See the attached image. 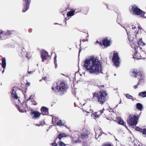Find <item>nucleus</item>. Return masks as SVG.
Returning a JSON list of instances; mask_svg holds the SVG:
<instances>
[{
	"label": "nucleus",
	"mask_w": 146,
	"mask_h": 146,
	"mask_svg": "<svg viewBox=\"0 0 146 146\" xmlns=\"http://www.w3.org/2000/svg\"><path fill=\"white\" fill-rule=\"evenodd\" d=\"M84 63V67L88 72L90 73L101 72L102 67L100 62L93 56L90 57V59L85 60Z\"/></svg>",
	"instance_id": "1"
},
{
	"label": "nucleus",
	"mask_w": 146,
	"mask_h": 146,
	"mask_svg": "<svg viewBox=\"0 0 146 146\" xmlns=\"http://www.w3.org/2000/svg\"><path fill=\"white\" fill-rule=\"evenodd\" d=\"M107 94L106 91L101 90L96 91L92 93V101L103 104L107 101Z\"/></svg>",
	"instance_id": "2"
},
{
	"label": "nucleus",
	"mask_w": 146,
	"mask_h": 146,
	"mask_svg": "<svg viewBox=\"0 0 146 146\" xmlns=\"http://www.w3.org/2000/svg\"><path fill=\"white\" fill-rule=\"evenodd\" d=\"M129 40L130 41V44L131 47L134 49V53L133 56H135V57H137L136 56V54L137 55V48L139 47L137 44L138 41L136 38V35L135 36V37H133L131 36V35L128 36Z\"/></svg>",
	"instance_id": "3"
},
{
	"label": "nucleus",
	"mask_w": 146,
	"mask_h": 146,
	"mask_svg": "<svg viewBox=\"0 0 146 146\" xmlns=\"http://www.w3.org/2000/svg\"><path fill=\"white\" fill-rule=\"evenodd\" d=\"M129 73L131 77L137 78L138 80L141 79H144L145 76L142 71L133 69L130 70Z\"/></svg>",
	"instance_id": "4"
},
{
	"label": "nucleus",
	"mask_w": 146,
	"mask_h": 146,
	"mask_svg": "<svg viewBox=\"0 0 146 146\" xmlns=\"http://www.w3.org/2000/svg\"><path fill=\"white\" fill-rule=\"evenodd\" d=\"M68 88V86L64 82H61L59 85L56 86V88L60 94L63 95L66 92V90Z\"/></svg>",
	"instance_id": "5"
},
{
	"label": "nucleus",
	"mask_w": 146,
	"mask_h": 146,
	"mask_svg": "<svg viewBox=\"0 0 146 146\" xmlns=\"http://www.w3.org/2000/svg\"><path fill=\"white\" fill-rule=\"evenodd\" d=\"M139 117L138 115H135L132 116L130 115L127 119V122L129 125L131 126H134L137 123V120Z\"/></svg>",
	"instance_id": "6"
},
{
	"label": "nucleus",
	"mask_w": 146,
	"mask_h": 146,
	"mask_svg": "<svg viewBox=\"0 0 146 146\" xmlns=\"http://www.w3.org/2000/svg\"><path fill=\"white\" fill-rule=\"evenodd\" d=\"M110 40H108L107 37H105L101 41L99 42L98 40H97L96 41V43H98L100 45L102 46L103 45L106 47L110 45Z\"/></svg>",
	"instance_id": "7"
},
{
	"label": "nucleus",
	"mask_w": 146,
	"mask_h": 146,
	"mask_svg": "<svg viewBox=\"0 0 146 146\" xmlns=\"http://www.w3.org/2000/svg\"><path fill=\"white\" fill-rule=\"evenodd\" d=\"M119 60L118 54L117 52L114 51L112 57V61L116 67L119 66Z\"/></svg>",
	"instance_id": "8"
},
{
	"label": "nucleus",
	"mask_w": 146,
	"mask_h": 146,
	"mask_svg": "<svg viewBox=\"0 0 146 146\" xmlns=\"http://www.w3.org/2000/svg\"><path fill=\"white\" fill-rule=\"evenodd\" d=\"M131 10L133 11V13L135 15H141L142 17L144 16L145 12L136 7H133L131 9Z\"/></svg>",
	"instance_id": "9"
},
{
	"label": "nucleus",
	"mask_w": 146,
	"mask_h": 146,
	"mask_svg": "<svg viewBox=\"0 0 146 146\" xmlns=\"http://www.w3.org/2000/svg\"><path fill=\"white\" fill-rule=\"evenodd\" d=\"M23 7L22 10V12H25L29 8L31 0H23Z\"/></svg>",
	"instance_id": "10"
},
{
	"label": "nucleus",
	"mask_w": 146,
	"mask_h": 146,
	"mask_svg": "<svg viewBox=\"0 0 146 146\" xmlns=\"http://www.w3.org/2000/svg\"><path fill=\"white\" fill-rule=\"evenodd\" d=\"M41 57L42 59V61L44 62V60L47 59L48 58H50V56L48 55V53L44 50H42L40 52Z\"/></svg>",
	"instance_id": "11"
},
{
	"label": "nucleus",
	"mask_w": 146,
	"mask_h": 146,
	"mask_svg": "<svg viewBox=\"0 0 146 146\" xmlns=\"http://www.w3.org/2000/svg\"><path fill=\"white\" fill-rule=\"evenodd\" d=\"M26 104H21L20 106L17 105H16V107L17 108L18 110L21 112H24L27 111L26 110Z\"/></svg>",
	"instance_id": "12"
},
{
	"label": "nucleus",
	"mask_w": 146,
	"mask_h": 146,
	"mask_svg": "<svg viewBox=\"0 0 146 146\" xmlns=\"http://www.w3.org/2000/svg\"><path fill=\"white\" fill-rule=\"evenodd\" d=\"M104 110V108H103V109L100 110L99 111L95 112L92 114V116L96 118H98L101 114H103Z\"/></svg>",
	"instance_id": "13"
},
{
	"label": "nucleus",
	"mask_w": 146,
	"mask_h": 146,
	"mask_svg": "<svg viewBox=\"0 0 146 146\" xmlns=\"http://www.w3.org/2000/svg\"><path fill=\"white\" fill-rule=\"evenodd\" d=\"M41 113L38 112V111H32L30 113L31 115H33V118H37L39 117Z\"/></svg>",
	"instance_id": "14"
},
{
	"label": "nucleus",
	"mask_w": 146,
	"mask_h": 146,
	"mask_svg": "<svg viewBox=\"0 0 146 146\" xmlns=\"http://www.w3.org/2000/svg\"><path fill=\"white\" fill-rule=\"evenodd\" d=\"M90 132L88 131H86L84 133H80L79 135V136L80 138L82 139L84 138H87L88 137V136L90 134Z\"/></svg>",
	"instance_id": "15"
},
{
	"label": "nucleus",
	"mask_w": 146,
	"mask_h": 146,
	"mask_svg": "<svg viewBox=\"0 0 146 146\" xmlns=\"http://www.w3.org/2000/svg\"><path fill=\"white\" fill-rule=\"evenodd\" d=\"M103 113H104V117L106 118L107 119L110 120V116L111 112L109 110H104Z\"/></svg>",
	"instance_id": "16"
},
{
	"label": "nucleus",
	"mask_w": 146,
	"mask_h": 146,
	"mask_svg": "<svg viewBox=\"0 0 146 146\" xmlns=\"http://www.w3.org/2000/svg\"><path fill=\"white\" fill-rule=\"evenodd\" d=\"M116 121L119 124L124 126L126 127H127V126L125 124L124 122L120 117H117L116 119Z\"/></svg>",
	"instance_id": "17"
},
{
	"label": "nucleus",
	"mask_w": 146,
	"mask_h": 146,
	"mask_svg": "<svg viewBox=\"0 0 146 146\" xmlns=\"http://www.w3.org/2000/svg\"><path fill=\"white\" fill-rule=\"evenodd\" d=\"M40 111L41 112V114L43 115H46L47 113L48 112V108L44 106L42 107L40 109Z\"/></svg>",
	"instance_id": "18"
},
{
	"label": "nucleus",
	"mask_w": 146,
	"mask_h": 146,
	"mask_svg": "<svg viewBox=\"0 0 146 146\" xmlns=\"http://www.w3.org/2000/svg\"><path fill=\"white\" fill-rule=\"evenodd\" d=\"M14 88H13L12 90L11 97L14 99H17L18 98V96L16 94V92L14 89Z\"/></svg>",
	"instance_id": "19"
},
{
	"label": "nucleus",
	"mask_w": 146,
	"mask_h": 146,
	"mask_svg": "<svg viewBox=\"0 0 146 146\" xmlns=\"http://www.w3.org/2000/svg\"><path fill=\"white\" fill-rule=\"evenodd\" d=\"M56 125H57L60 126H64L66 127H67L66 125L65 124L64 121H62L61 120H59L57 122Z\"/></svg>",
	"instance_id": "20"
},
{
	"label": "nucleus",
	"mask_w": 146,
	"mask_h": 146,
	"mask_svg": "<svg viewBox=\"0 0 146 146\" xmlns=\"http://www.w3.org/2000/svg\"><path fill=\"white\" fill-rule=\"evenodd\" d=\"M136 107L137 109L141 111L143 108V105L140 103H137L136 104Z\"/></svg>",
	"instance_id": "21"
},
{
	"label": "nucleus",
	"mask_w": 146,
	"mask_h": 146,
	"mask_svg": "<svg viewBox=\"0 0 146 146\" xmlns=\"http://www.w3.org/2000/svg\"><path fill=\"white\" fill-rule=\"evenodd\" d=\"M14 32L13 30L8 31L7 32H5L4 35L6 36H10L11 35L13 34Z\"/></svg>",
	"instance_id": "22"
},
{
	"label": "nucleus",
	"mask_w": 146,
	"mask_h": 146,
	"mask_svg": "<svg viewBox=\"0 0 146 146\" xmlns=\"http://www.w3.org/2000/svg\"><path fill=\"white\" fill-rule=\"evenodd\" d=\"M2 66L4 69H5L6 66V60L5 57L2 59Z\"/></svg>",
	"instance_id": "23"
},
{
	"label": "nucleus",
	"mask_w": 146,
	"mask_h": 146,
	"mask_svg": "<svg viewBox=\"0 0 146 146\" xmlns=\"http://www.w3.org/2000/svg\"><path fill=\"white\" fill-rule=\"evenodd\" d=\"M139 96L142 98H145L146 97V91L140 92L138 94Z\"/></svg>",
	"instance_id": "24"
},
{
	"label": "nucleus",
	"mask_w": 146,
	"mask_h": 146,
	"mask_svg": "<svg viewBox=\"0 0 146 146\" xmlns=\"http://www.w3.org/2000/svg\"><path fill=\"white\" fill-rule=\"evenodd\" d=\"M66 137V135L64 133H60L58 136L57 137H56L55 139L56 140L58 138L60 140L62 138L64 137Z\"/></svg>",
	"instance_id": "25"
},
{
	"label": "nucleus",
	"mask_w": 146,
	"mask_h": 146,
	"mask_svg": "<svg viewBox=\"0 0 146 146\" xmlns=\"http://www.w3.org/2000/svg\"><path fill=\"white\" fill-rule=\"evenodd\" d=\"M137 44L139 46L140 45L142 46H144L145 45V43L142 40V38H141L139 40V41L137 42Z\"/></svg>",
	"instance_id": "26"
},
{
	"label": "nucleus",
	"mask_w": 146,
	"mask_h": 146,
	"mask_svg": "<svg viewBox=\"0 0 146 146\" xmlns=\"http://www.w3.org/2000/svg\"><path fill=\"white\" fill-rule=\"evenodd\" d=\"M138 80V82L137 83V84L136 85L134 86L133 87L135 89H137L138 88V86L140 84V83L144 81V79H139Z\"/></svg>",
	"instance_id": "27"
},
{
	"label": "nucleus",
	"mask_w": 146,
	"mask_h": 146,
	"mask_svg": "<svg viewBox=\"0 0 146 146\" xmlns=\"http://www.w3.org/2000/svg\"><path fill=\"white\" fill-rule=\"evenodd\" d=\"M75 12V10H73L68 12L67 13V15L68 16H72L73 15Z\"/></svg>",
	"instance_id": "28"
},
{
	"label": "nucleus",
	"mask_w": 146,
	"mask_h": 146,
	"mask_svg": "<svg viewBox=\"0 0 146 146\" xmlns=\"http://www.w3.org/2000/svg\"><path fill=\"white\" fill-rule=\"evenodd\" d=\"M96 86H97L100 90H102L105 88V86L103 85H101L97 84L96 85Z\"/></svg>",
	"instance_id": "29"
},
{
	"label": "nucleus",
	"mask_w": 146,
	"mask_h": 146,
	"mask_svg": "<svg viewBox=\"0 0 146 146\" xmlns=\"http://www.w3.org/2000/svg\"><path fill=\"white\" fill-rule=\"evenodd\" d=\"M141 133L145 137H146V128H143L142 130L141 131Z\"/></svg>",
	"instance_id": "30"
},
{
	"label": "nucleus",
	"mask_w": 146,
	"mask_h": 146,
	"mask_svg": "<svg viewBox=\"0 0 146 146\" xmlns=\"http://www.w3.org/2000/svg\"><path fill=\"white\" fill-rule=\"evenodd\" d=\"M58 144L60 146H65L66 144L62 141H60L58 143Z\"/></svg>",
	"instance_id": "31"
},
{
	"label": "nucleus",
	"mask_w": 146,
	"mask_h": 146,
	"mask_svg": "<svg viewBox=\"0 0 146 146\" xmlns=\"http://www.w3.org/2000/svg\"><path fill=\"white\" fill-rule=\"evenodd\" d=\"M126 97L129 99L132 100H134L133 99V96L128 94H127L126 95Z\"/></svg>",
	"instance_id": "32"
},
{
	"label": "nucleus",
	"mask_w": 146,
	"mask_h": 146,
	"mask_svg": "<svg viewBox=\"0 0 146 146\" xmlns=\"http://www.w3.org/2000/svg\"><path fill=\"white\" fill-rule=\"evenodd\" d=\"M138 28L139 29V30H138L137 31H135V35L137 34L138 33V32H139V30H141L142 29V28H141L140 26H138Z\"/></svg>",
	"instance_id": "33"
},
{
	"label": "nucleus",
	"mask_w": 146,
	"mask_h": 146,
	"mask_svg": "<svg viewBox=\"0 0 146 146\" xmlns=\"http://www.w3.org/2000/svg\"><path fill=\"white\" fill-rule=\"evenodd\" d=\"M135 129L136 130L139 131L140 132H141V131L143 129H142L139 128V127H137L135 128Z\"/></svg>",
	"instance_id": "34"
},
{
	"label": "nucleus",
	"mask_w": 146,
	"mask_h": 146,
	"mask_svg": "<svg viewBox=\"0 0 146 146\" xmlns=\"http://www.w3.org/2000/svg\"><path fill=\"white\" fill-rule=\"evenodd\" d=\"M45 124V122L43 121H41L40 122V123L39 124L38 126H42Z\"/></svg>",
	"instance_id": "35"
},
{
	"label": "nucleus",
	"mask_w": 146,
	"mask_h": 146,
	"mask_svg": "<svg viewBox=\"0 0 146 146\" xmlns=\"http://www.w3.org/2000/svg\"><path fill=\"white\" fill-rule=\"evenodd\" d=\"M56 139H55L54 140V143H52V146H57V145L56 143Z\"/></svg>",
	"instance_id": "36"
},
{
	"label": "nucleus",
	"mask_w": 146,
	"mask_h": 146,
	"mask_svg": "<svg viewBox=\"0 0 146 146\" xmlns=\"http://www.w3.org/2000/svg\"><path fill=\"white\" fill-rule=\"evenodd\" d=\"M1 34L4 35V33H3V31L1 30L0 31V38H1Z\"/></svg>",
	"instance_id": "37"
},
{
	"label": "nucleus",
	"mask_w": 146,
	"mask_h": 146,
	"mask_svg": "<svg viewBox=\"0 0 146 146\" xmlns=\"http://www.w3.org/2000/svg\"><path fill=\"white\" fill-rule=\"evenodd\" d=\"M56 54H55V56L54 57V62H57V60H56Z\"/></svg>",
	"instance_id": "38"
},
{
	"label": "nucleus",
	"mask_w": 146,
	"mask_h": 146,
	"mask_svg": "<svg viewBox=\"0 0 146 146\" xmlns=\"http://www.w3.org/2000/svg\"><path fill=\"white\" fill-rule=\"evenodd\" d=\"M102 146H113L111 144H107L103 145Z\"/></svg>",
	"instance_id": "39"
},
{
	"label": "nucleus",
	"mask_w": 146,
	"mask_h": 146,
	"mask_svg": "<svg viewBox=\"0 0 146 146\" xmlns=\"http://www.w3.org/2000/svg\"><path fill=\"white\" fill-rule=\"evenodd\" d=\"M46 78H47V77H46L45 76L44 77H43V78H42L41 79V80H40L39 81H40V82H41V81H42V80H46Z\"/></svg>",
	"instance_id": "40"
},
{
	"label": "nucleus",
	"mask_w": 146,
	"mask_h": 146,
	"mask_svg": "<svg viewBox=\"0 0 146 146\" xmlns=\"http://www.w3.org/2000/svg\"><path fill=\"white\" fill-rule=\"evenodd\" d=\"M54 63L55 64V68H56L57 67V62H54Z\"/></svg>",
	"instance_id": "41"
},
{
	"label": "nucleus",
	"mask_w": 146,
	"mask_h": 146,
	"mask_svg": "<svg viewBox=\"0 0 146 146\" xmlns=\"http://www.w3.org/2000/svg\"><path fill=\"white\" fill-rule=\"evenodd\" d=\"M132 29H135L136 28V27L135 26L133 25H132Z\"/></svg>",
	"instance_id": "42"
},
{
	"label": "nucleus",
	"mask_w": 146,
	"mask_h": 146,
	"mask_svg": "<svg viewBox=\"0 0 146 146\" xmlns=\"http://www.w3.org/2000/svg\"><path fill=\"white\" fill-rule=\"evenodd\" d=\"M37 103L36 102L34 101L33 102V104L34 105H36L37 104Z\"/></svg>",
	"instance_id": "43"
},
{
	"label": "nucleus",
	"mask_w": 146,
	"mask_h": 146,
	"mask_svg": "<svg viewBox=\"0 0 146 146\" xmlns=\"http://www.w3.org/2000/svg\"><path fill=\"white\" fill-rule=\"evenodd\" d=\"M32 31V29H29V33H31Z\"/></svg>",
	"instance_id": "44"
},
{
	"label": "nucleus",
	"mask_w": 146,
	"mask_h": 146,
	"mask_svg": "<svg viewBox=\"0 0 146 146\" xmlns=\"http://www.w3.org/2000/svg\"><path fill=\"white\" fill-rule=\"evenodd\" d=\"M26 84L28 86H29L30 85V83L29 82H27L26 83Z\"/></svg>",
	"instance_id": "45"
},
{
	"label": "nucleus",
	"mask_w": 146,
	"mask_h": 146,
	"mask_svg": "<svg viewBox=\"0 0 146 146\" xmlns=\"http://www.w3.org/2000/svg\"><path fill=\"white\" fill-rule=\"evenodd\" d=\"M86 40H87V39H83L82 40V41L83 42H84L85 41H86Z\"/></svg>",
	"instance_id": "46"
},
{
	"label": "nucleus",
	"mask_w": 146,
	"mask_h": 146,
	"mask_svg": "<svg viewBox=\"0 0 146 146\" xmlns=\"http://www.w3.org/2000/svg\"><path fill=\"white\" fill-rule=\"evenodd\" d=\"M32 72L31 71H28V73H29V74H31V73Z\"/></svg>",
	"instance_id": "47"
},
{
	"label": "nucleus",
	"mask_w": 146,
	"mask_h": 146,
	"mask_svg": "<svg viewBox=\"0 0 146 146\" xmlns=\"http://www.w3.org/2000/svg\"><path fill=\"white\" fill-rule=\"evenodd\" d=\"M31 96L29 98L27 99V100H30V99L31 98Z\"/></svg>",
	"instance_id": "48"
},
{
	"label": "nucleus",
	"mask_w": 146,
	"mask_h": 146,
	"mask_svg": "<svg viewBox=\"0 0 146 146\" xmlns=\"http://www.w3.org/2000/svg\"><path fill=\"white\" fill-rule=\"evenodd\" d=\"M52 89L53 90H54V88L53 87H52Z\"/></svg>",
	"instance_id": "49"
},
{
	"label": "nucleus",
	"mask_w": 146,
	"mask_h": 146,
	"mask_svg": "<svg viewBox=\"0 0 146 146\" xmlns=\"http://www.w3.org/2000/svg\"><path fill=\"white\" fill-rule=\"evenodd\" d=\"M4 70H3V71H2V72L3 73V72H4Z\"/></svg>",
	"instance_id": "50"
},
{
	"label": "nucleus",
	"mask_w": 146,
	"mask_h": 146,
	"mask_svg": "<svg viewBox=\"0 0 146 146\" xmlns=\"http://www.w3.org/2000/svg\"><path fill=\"white\" fill-rule=\"evenodd\" d=\"M38 125H39V124H36V126H38Z\"/></svg>",
	"instance_id": "51"
},
{
	"label": "nucleus",
	"mask_w": 146,
	"mask_h": 146,
	"mask_svg": "<svg viewBox=\"0 0 146 146\" xmlns=\"http://www.w3.org/2000/svg\"><path fill=\"white\" fill-rule=\"evenodd\" d=\"M84 144H85L86 145H87V144L86 143H84Z\"/></svg>",
	"instance_id": "52"
},
{
	"label": "nucleus",
	"mask_w": 146,
	"mask_h": 146,
	"mask_svg": "<svg viewBox=\"0 0 146 146\" xmlns=\"http://www.w3.org/2000/svg\"><path fill=\"white\" fill-rule=\"evenodd\" d=\"M141 146H146V145L144 146V145H141Z\"/></svg>",
	"instance_id": "53"
}]
</instances>
